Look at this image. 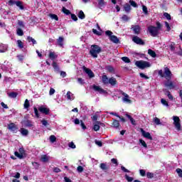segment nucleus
<instances>
[{
  "label": "nucleus",
  "mask_w": 182,
  "mask_h": 182,
  "mask_svg": "<svg viewBox=\"0 0 182 182\" xmlns=\"http://www.w3.org/2000/svg\"><path fill=\"white\" fill-rule=\"evenodd\" d=\"M102 82L104 85H111V86H116L117 85V80L115 77H107V75H103L102 76Z\"/></svg>",
  "instance_id": "1"
},
{
  "label": "nucleus",
  "mask_w": 182,
  "mask_h": 182,
  "mask_svg": "<svg viewBox=\"0 0 182 182\" xmlns=\"http://www.w3.org/2000/svg\"><path fill=\"white\" fill-rule=\"evenodd\" d=\"M101 52H102V48H100V46L97 45L91 46L90 50V55H91L92 58H97V55Z\"/></svg>",
  "instance_id": "2"
},
{
  "label": "nucleus",
  "mask_w": 182,
  "mask_h": 182,
  "mask_svg": "<svg viewBox=\"0 0 182 182\" xmlns=\"http://www.w3.org/2000/svg\"><path fill=\"white\" fill-rule=\"evenodd\" d=\"M158 75H159L161 77H166L168 79H171V76L173 75V74H171L170 68L168 67L164 68V74L163 73V70H159L158 71Z\"/></svg>",
  "instance_id": "3"
},
{
  "label": "nucleus",
  "mask_w": 182,
  "mask_h": 182,
  "mask_svg": "<svg viewBox=\"0 0 182 182\" xmlns=\"http://www.w3.org/2000/svg\"><path fill=\"white\" fill-rule=\"evenodd\" d=\"M135 65L139 69H146V68H150V66H151L150 63L143 60L136 61Z\"/></svg>",
  "instance_id": "4"
},
{
  "label": "nucleus",
  "mask_w": 182,
  "mask_h": 182,
  "mask_svg": "<svg viewBox=\"0 0 182 182\" xmlns=\"http://www.w3.org/2000/svg\"><path fill=\"white\" fill-rule=\"evenodd\" d=\"M105 35L107 36H109V41H111V42H113V43H119V38H117V36H113V32H112L111 31H107L105 32Z\"/></svg>",
  "instance_id": "5"
},
{
  "label": "nucleus",
  "mask_w": 182,
  "mask_h": 182,
  "mask_svg": "<svg viewBox=\"0 0 182 182\" xmlns=\"http://www.w3.org/2000/svg\"><path fill=\"white\" fill-rule=\"evenodd\" d=\"M172 119L173 121V125L175 126V129L178 132H181V123L180 122V117L177 116H173Z\"/></svg>",
  "instance_id": "6"
},
{
  "label": "nucleus",
  "mask_w": 182,
  "mask_h": 182,
  "mask_svg": "<svg viewBox=\"0 0 182 182\" xmlns=\"http://www.w3.org/2000/svg\"><path fill=\"white\" fill-rule=\"evenodd\" d=\"M148 32L150 33L151 36L156 37L159 35V30L156 28L154 26H149L148 27Z\"/></svg>",
  "instance_id": "7"
},
{
  "label": "nucleus",
  "mask_w": 182,
  "mask_h": 182,
  "mask_svg": "<svg viewBox=\"0 0 182 182\" xmlns=\"http://www.w3.org/2000/svg\"><path fill=\"white\" fill-rule=\"evenodd\" d=\"M120 95L124 96L122 98V100L124 103H127V105L132 104V100H130V96H129V95H127L126 92L123 91H120Z\"/></svg>",
  "instance_id": "8"
},
{
  "label": "nucleus",
  "mask_w": 182,
  "mask_h": 182,
  "mask_svg": "<svg viewBox=\"0 0 182 182\" xmlns=\"http://www.w3.org/2000/svg\"><path fill=\"white\" fill-rule=\"evenodd\" d=\"M92 89H93V90H95V92H97L98 93H100L101 95H106V93H107V92L106 90H103V88H102L99 85H94L92 86Z\"/></svg>",
  "instance_id": "9"
},
{
  "label": "nucleus",
  "mask_w": 182,
  "mask_h": 182,
  "mask_svg": "<svg viewBox=\"0 0 182 182\" xmlns=\"http://www.w3.org/2000/svg\"><path fill=\"white\" fill-rule=\"evenodd\" d=\"M82 70L87 74V76L90 77V79L95 77V73H93V71H92V70L86 68L85 66H83Z\"/></svg>",
  "instance_id": "10"
},
{
  "label": "nucleus",
  "mask_w": 182,
  "mask_h": 182,
  "mask_svg": "<svg viewBox=\"0 0 182 182\" xmlns=\"http://www.w3.org/2000/svg\"><path fill=\"white\" fill-rule=\"evenodd\" d=\"M141 133L143 137L145 139H148V140H153V136H151V134H150V132H147L144 131V129H141Z\"/></svg>",
  "instance_id": "11"
},
{
  "label": "nucleus",
  "mask_w": 182,
  "mask_h": 182,
  "mask_svg": "<svg viewBox=\"0 0 182 182\" xmlns=\"http://www.w3.org/2000/svg\"><path fill=\"white\" fill-rule=\"evenodd\" d=\"M133 42L136 43V45H144V41L141 40V38H139L138 36H135L132 38Z\"/></svg>",
  "instance_id": "12"
},
{
  "label": "nucleus",
  "mask_w": 182,
  "mask_h": 182,
  "mask_svg": "<svg viewBox=\"0 0 182 182\" xmlns=\"http://www.w3.org/2000/svg\"><path fill=\"white\" fill-rule=\"evenodd\" d=\"M39 112L41 113H43V114H49L50 109L49 108L45 107V106H41L38 108Z\"/></svg>",
  "instance_id": "13"
},
{
  "label": "nucleus",
  "mask_w": 182,
  "mask_h": 182,
  "mask_svg": "<svg viewBox=\"0 0 182 182\" xmlns=\"http://www.w3.org/2000/svg\"><path fill=\"white\" fill-rule=\"evenodd\" d=\"M97 8L100 9H103V8H105L107 4L106 1H105V0H97Z\"/></svg>",
  "instance_id": "14"
},
{
  "label": "nucleus",
  "mask_w": 182,
  "mask_h": 182,
  "mask_svg": "<svg viewBox=\"0 0 182 182\" xmlns=\"http://www.w3.org/2000/svg\"><path fill=\"white\" fill-rule=\"evenodd\" d=\"M100 124H102V123L100 122H95L93 123V130L95 132H99V130H100Z\"/></svg>",
  "instance_id": "15"
},
{
  "label": "nucleus",
  "mask_w": 182,
  "mask_h": 182,
  "mask_svg": "<svg viewBox=\"0 0 182 182\" xmlns=\"http://www.w3.org/2000/svg\"><path fill=\"white\" fill-rule=\"evenodd\" d=\"M8 51V45L6 44H0V53H5Z\"/></svg>",
  "instance_id": "16"
},
{
  "label": "nucleus",
  "mask_w": 182,
  "mask_h": 182,
  "mask_svg": "<svg viewBox=\"0 0 182 182\" xmlns=\"http://www.w3.org/2000/svg\"><path fill=\"white\" fill-rule=\"evenodd\" d=\"M132 29L133 30L134 33L136 35H139V33H140V26H132Z\"/></svg>",
  "instance_id": "17"
},
{
  "label": "nucleus",
  "mask_w": 182,
  "mask_h": 182,
  "mask_svg": "<svg viewBox=\"0 0 182 182\" xmlns=\"http://www.w3.org/2000/svg\"><path fill=\"white\" fill-rule=\"evenodd\" d=\"M65 41V38L63 37H59L58 39H57V44L60 48H63V41Z\"/></svg>",
  "instance_id": "18"
},
{
  "label": "nucleus",
  "mask_w": 182,
  "mask_h": 182,
  "mask_svg": "<svg viewBox=\"0 0 182 182\" xmlns=\"http://www.w3.org/2000/svg\"><path fill=\"white\" fill-rule=\"evenodd\" d=\"M165 86L166 87H168V89H174V87H176V85H174V84L171 81H167L165 83Z\"/></svg>",
  "instance_id": "19"
},
{
  "label": "nucleus",
  "mask_w": 182,
  "mask_h": 182,
  "mask_svg": "<svg viewBox=\"0 0 182 182\" xmlns=\"http://www.w3.org/2000/svg\"><path fill=\"white\" fill-rule=\"evenodd\" d=\"M9 130L11 132H16V126L14 123H11L8 125Z\"/></svg>",
  "instance_id": "20"
},
{
  "label": "nucleus",
  "mask_w": 182,
  "mask_h": 182,
  "mask_svg": "<svg viewBox=\"0 0 182 182\" xmlns=\"http://www.w3.org/2000/svg\"><path fill=\"white\" fill-rule=\"evenodd\" d=\"M48 56L50 59H51V60H54V59H56V58H58V55H56V53H55V52L53 51H50Z\"/></svg>",
  "instance_id": "21"
},
{
  "label": "nucleus",
  "mask_w": 182,
  "mask_h": 182,
  "mask_svg": "<svg viewBox=\"0 0 182 182\" xmlns=\"http://www.w3.org/2000/svg\"><path fill=\"white\" fill-rule=\"evenodd\" d=\"M16 34L18 36H23V31L19 26L16 27Z\"/></svg>",
  "instance_id": "22"
},
{
  "label": "nucleus",
  "mask_w": 182,
  "mask_h": 182,
  "mask_svg": "<svg viewBox=\"0 0 182 182\" xmlns=\"http://www.w3.org/2000/svg\"><path fill=\"white\" fill-rule=\"evenodd\" d=\"M105 69L107 72H109V73H114V68L112 65H107Z\"/></svg>",
  "instance_id": "23"
},
{
  "label": "nucleus",
  "mask_w": 182,
  "mask_h": 182,
  "mask_svg": "<svg viewBox=\"0 0 182 182\" xmlns=\"http://www.w3.org/2000/svg\"><path fill=\"white\" fill-rule=\"evenodd\" d=\"M67 99L68 100H75V96H73V94L70 92V91H68L67 92Z\"/></svg>",
  "instance_id": "24"
},
{
  "label": "nucleus",
  "mask_w": 182,
  "mask_h": 182,
  "mask_svg": "<svg viewBox=\"0 0 182 182\" xmlns=\"http://www.w3.org/2000/svg\"><path fill=\"white\" fill-rule=\"evenodd\" d=\"M164 92L165 95L168 96V98L169 99V100H173V95H171V94L170 93V91L167 90H164Z\"/></svg>",
  "instance_id": "25"
},
{
  "label": "nucleus",
  "mask_w": 182,
  "mask_h": 182,
  "mask_svg": "<svg viewBox=\"0 0 182 182\" xmlns=\"http://www.w3.org/2000/svg\"><path fill=\"white\" fill-rule=\"evenodd\" d=\"M100 168H101V170H103L104 171H106V170L109 169V166H107V165L105 163L100 164Z\"/></svg>",
  "instance_id": "26"
},
{
  "label": "nucleus",
  "mask_w": 182,
  "mask_h": 182,
  "mask_svg": "<svg viewBox=\"0 0 182 182\" xmlns=\"http://www.w3.org/2000/svg\"><path fill=\"white\" fill-rule=\"evenodd\" d=\"M21 134H22V136H28V134H29V131H28V129H26L25 128H21Z\"/></svg>",
  "instance_id": "27"
},
{
  "label": "nucleus",
  "mask_w": 182,
  "mask_h": 182,
  "mask_svg": "<svg viewBox=\"0 0 182 182\" xmlns=\"http://www.w3.org/2000/svg\"><path fill=\"white\" fill-rule=\"evenodd\" d=\"M148 54L151 56V58H156L157 55L156 54V52L151 49L148 50Z\"/></svg>",
  "instance_id": "28"
},
{
  "label": "nucleus",
  "mask_w": 182,
  "mask_h": 182,
  "mask_svg": "<svg viewBox=\"0 0 182 182\" xmlns=\"http://www.w3.org/2000/svg\"><path fill=\"white\" fill-rule=\"evenodd\" d=\"M25 126L26 127H33V122H32L31 120H27L25 122Z\"/></svg>",
  "instance_id": "29"
},
{
  "label": "nucleus",
  "mask_w": 182,
  "mask_h": 182,
  "mask_svg": "<svg viewBox=\"0 0 182 182\" xmlns=\"http://www.w3.org/2000/svg\"><path fill=\"white\" fill-rule=\"evenodd\" d=\"M161 103L163 106H165V107H168V102L164 98L161 99Z\"/></svg>",
  "instance_id": "30"
},
{
  "label": "nucleus",
  "mask_w": 182,
  "mask_h": 182,
  "mask_svg": "<svg viewBox=\"0 0 182 182\" xmlns=\"http://www.w3.org/2000/svg\"><path fill=\"white\" fill-rule=\"evenodd\" d=\"M9 97H11V99H15L18 96V93L12 92L8 94Z\"/></svg>",
  "instance_id": "31"
},
{
  "label": "nucleus",
  "mask_w": 182,
  "mask_h": 182,
  "mask_svg": "<svg viewBox=\"0 0 182 182\" xmlns=\"http://www.w3.org/2000/svg\"><path fill=\"white\" fill-rule=\"evenodd\" d=\"M124 9L126 12H130V10L132 9V7L130 6V4H127L124 6Z\"/></svg>",
  "instance_id": "32"
},
{
  "label": "nucleus",
  "mask_w": 182,
  "mask_h": 182,
  "mask_svg": "<svg viewBox=\"0 0 182 182\" xmlns=\"http://www.w3.org/2000/svg\"><path fill=\"white\" fill-rule=\"evenodd\" d=\"M113 127H115V129H118V127L120 126V123H119V121L114 119L112 123Z\"/></svg>",
  "instance_id": "33"
},
{
  "label": "nucleus",
  "mask_w": 182,
  "mask_h": 182,
  "mask_svg": "<svg viewBox=\"0 0 182 182\" xmlns=\"http://www.w3.org/2000/svg\"><path fill=\"white\" fill-rule=\"evenodd\" d=\"M48 161H49V156L46 155H43L41 156V161H43V163H46Z\"/></svg>",
  "instance_id": "34"
},
{
  "label": "nucleus",
  "mask_w": 182,
  "mask_h": 182,
  "mask_svg": "<svg viewBox=\"0 0 182 182\" xmlns=\"http://www.w3.org/2000/svg\"><path fill=\"white\" fill-rule=\"evenodd\" d=\"M53 68L55 72H59V66L58 65V63H56V62L53 63Z\"/></svg>",
  "instance_id": "35"
},
{
  "label": "nucleus",
  "mask_w": 182,
  "mask_h": 182,
  "mask_svg": "<svg viewBox=\"0 0 182 182\" xmlns=\"http://www.w3.org/2000/svg\"><path fill=\"white\" fill-rule=\"evenodd\" d=\"M17 46L20 49H23V43L22 42V41H21V40L17 41Z\"/></svg>",
  "instance_id": "36"
},
{
  "label": "nucleus",
  "mask_w": 182,
  "mask_h": 182,
  "mask_svg": "<svg viewBox=\"0 0 182 182\" xmlns=\"http://www.w3.org/2000/svg\"><path fill=\"white\" fill-rule=\"evenodd\" d=\"M126 116L130 120L132 124H133V125L136 124V121L134 120V119H133V117H132V116H130L127 114H126Z\"/></svg>",
  "instance_id": "37"
},
{
  "label": "nucleus",
  "mask_w": 182,
  "mask_h": 182,
  "mask_svg": "<svg viewBox=\"0 0 182 182\" xmlns=\"http://www.w3.org/2000/svg\"><path fill=\"white\" fill-rule=\"evenodd\" d=\"M49 16L50 18H51V19H54L55 21H59V17H58L56 14H50Z\"/></svg>",
  "instance_id": "38"
},
{
  "label": "nucleus",
  "mask_w": 182,
  "mask_h": 182,
  "mask_svg": "<svg viewBox=\"0 0 182 182\" xmlns=\"http://www.w3.org/2000/svg\"><path fill=\"white\" fill-rule=\"evenodd\" d=\"M154 123H155V124H156L157 126L161 124V122H160V119L157 117L154 118Z\"/></svg>",
  "instance_id": "39"
},
{
  "label": "nucleus",
  "mask_w": 182,
  "mask_h": 182,
  "mask_svg": "<svg viewBox=\"0 0 182 182\" xmlns=\"http://www.w3.org/2000/svg\"><path fill=\"white\" fill-rule=\"evenodd\" d=\"M78 18L80 19H85V13H83V11H80L78 14Z\"/></svg>",
  "instance_id": "40"
},
{
  "label": "nucleus",
  "mask_w": 182,
  "mask_h": 182,
  "mask_svg": "<svg viewBox=\"0 0 182 182\" xmlns=\"http://www.w3.org/2000/svg\"><path fill=\"white\" fill-rule=\"evenodd\" d=\"M139 143L141 144L142 146L144 147V149H147V144H146V141L143 139H139Z\"/></svg>",
  "instance_id": "41"
},
{
  "label": "nucleus",
  "mask_w": 182,
  "mask_h": 182,
  "mask_svg": "<svg viewBox=\"0 0 182 182\" xmlns=\"http://www.w3.org/2000/svg\"><path fill=\"white\" fill-rule=\"evenodd\" d=\"M49 139L50 143H55L56 141V136L55 135H50Z\"/></svg>",
  "instance_id": "42"
},
{
  "label": "nucleus",
  "mask_w": 182,
  "mask_h": 182,
  "mask_svg": "<svg viewBox=\"0 0 182 182\" xmlns=\"http://www.w3.org/2000/svg\"><path fill=\"white\" fill-rule=\"evenodd\" d=\"M62 11L65 15H70V11L68 10V9L63 7Z\"/></svg>",
  "instance_id": "43"
},
{
  "label": "nucleus",
  "mask_w": 182,
  "mask_h": 182,
  "mask_svg": "<svg viewBox=\"0 0 182 182\" xmlns=\"http://www.w3.org/2000/svg\"><path fill=\"white\" fill-rule=\"evenodd\" d=\"M14 156H16V157H18V159H23V155L19 154V152L18 151L14 152Z\"/></svg>",
  "instance_id": "44"
},
{
  "label": "nucleus",
  "mask_w": 182,
  "mask_h": 182,
  "mask_svg": "<svg viewBox=\"0 0 182 182\" xmlns=\"http://www.w3.org/2000/svg\"><path fill=\"white\" fill-rule=\"evenodd\" d=\"M164 18H166L168 21H171V16L168 14V13L164 14Z\"/></svg>",
  "instance_id": "45"
},
{
  "label": "nucleus",
  "mask_w": 182,
  "mask_h": 182,
  "mask_svg": "<svg viewBox=\"0 0 182 182\" xmlns=\"http://www.w3.org/2000/svg\"><path fill=\"white\" fill-rule=\"evenodd\" d=\"M164 23H165V26L167 29V31L170 32V31H171V27H170V24L167 21H165Z\"/></svg>",
  "instance_id": "46"
},
{
  "label": "nucleus",
  "mask_w": 182,
  "mask_h": 182,
  "mask_svg": "<svg viewBox=\"0 0 182 182\" xmlns=\"http://www.w3.org/2000/svg\"><path fill=\"white\" fill-rule=\"evenodd\" d=\"M125 178L128 182H132L134 180L133 177L129 176L127 174H125Z\"/></svg>",
  "instance_id": "47"
},
{
  "label": "nucleus",
  "mask_w": 182,
  "mask_h": 182,
  "mask_svg": "<svg viewBox=\"0 0 182 182\" xmlns=\"http://www.w3.org/2000/svg\"><path fill=\"white\" fill-rule=\"evenodd\" d=\"M27 41L28 42H32L33 45H36V41L32 37H28Z\"/></svg>",
  "instance_id": "48"
},
{
  "label": "nucleus",
  "mask_w": 182,
  "mask_h": 182,
  "mask_svg": "<svg viewBox=\"0 0 182 182\" xmlns=\"http://www.w3.org/2000/svg\"><path fill=\"white\" fill-rule=\"evenodd\" d=\"M122 60L125 63H130V59L128 57H122Z\"/></svg>",
  "instance_id": "49"
},
{
  "label": "nucleus",
  "mask_w": 182,
  "mask_h": 182,
  "mask_svg": "<svg viewBox=\"0 0 182 182\" xmlns=\"http://www.w3.org/2000/svg\"><path fill=\"white\" fill-rule=\"evenodd\" d=\"M129 4L131 6H133L134 8H137V4H136V1L130 0Z\"/></svg>",
  "instance_id": "50"
},
{
  "label": "nucleus",
  "mask_w": 182,
  "mask_h": 182,
  "mask_svg": "<svg viewBox=\"0 0 182 182\" xmlns=\"http://www.w3.org/2000/svg\"><path fill=\"white\" fill-rule=\"evenodd\" d=\"M147 178H153L154 177V174L151 172L146 173Z\"/></svg>",
  "instance_id": "51"
},
{
  "label": "nucleus",
  "mask_w": 182,
  "mask_h": 182,
  "mask_svg": "<svg viewBox=\"0 0 182 182\" xmlns=\"http://www.w3.org/2000/svg\"><path fill=\"white\" fill-rule=\"evenodd\" d=\"M18 25L20 26V28H25V23L22 21L18 20Z\"/></svg>",
  "instance_id": "52"
},
{
  "label": "nucleus",
  "mask_w": 182,
  "mask_h": 182,
  "mask_svg": "<svg viewBox=\"0 0 182 182\" xmlns=\"http://www.w3.org/2000/svg\"><path fill=\"white\" fill-rule=\"evenodd\" d=\"M16 6H18L20 9H23V6H22V3L21 1H16Z\"/></svg>",
  "instance_id": "53"
},
{
  "label": "nucleus",
  "mask_w": 182,
  "mask_h": 182,
  "mask_svg": "<svg viewBox=\"0 0 182 182\" xmlns=\"http://www.w3.org/2000/svg\"><path fill=\"white\" fill-rule=\"evenodd\" d=\"M68 146L70 149H76V145L75 144V143H73V141H71L68 144Z\"/></svg>",
  "instance_id": "54"
},
{
  "label": "nucleus",
  "mask_w": 182,
  "mask_h": 182,
  "mask_svg": "<svg viewBox=\"0 0 182 182\" xmlns=\"http://www.w3.org/2000/svg\"><path fill=\"white\" fill-rule=\"evenodd\" d=\"M77 173H83V166H79L77 168Z\"/></svg>",
  "instance_id": "55"
},
{
  "label": "nucleus",
  "mask_w": 182,
  "mask_h": 182,
  "mask_svg": "<svg viewBox=\"0 0 182 182\" xmlns=\"http://www.w3.org/2000/svg\"><path fill=\"white\" fill-rule=\"evenodd\" d=\"M142 10H143L144 14H145V15H147V14H149L147 7L146 6H142Z\"/></svg>",
  "instance_id": "56"
},
{
  "label": "nucleus",
  "mask_w": 182,
  "mask_h": 182,
  "mask_svg": "<svg viewBox=\"0 0 182 182\" xmlns=\"http://www.w3.org/2000/svg\"><path fill=\"white\" fill-rule=\"evenodd\" d=\"M139 174L141 177H144V176H146V171H144V169L139 170Z\"/></svg>",
  "instance_id": "57"
},
{
  "label": "nucleus",
  "mask_w": 182,
  "mask_h": 182,
  "mask_svg": "<svg viewBox=\"0 0 182 182\" xmlns=\"http://www.w3.org/2000/svg\"><path fill=\"white\" fill-rule=\"evenodd\" d=\"M29 107V100H26L24 102V109H28Z\"/></svg>",
  "instance_id": "58"
},
{
  "label": "nucleus",
  "mask_w": 182,
  "mask_h": 182,
  "mask_svg": "<svg viewBox=\"0 0 182 182\" xmlns=\"http://www.w3.org/2000/svg\"><path fill=\"white\" fill-rule=\"evenodd\" d=\"M122 21H125V22H127V21H129V19H130V18H129V16H127V15H123L122 17Z\"/></svg>",
  "instance_id": "59"
},
{
  "label": "nucleus",
  "mask_w": 182,
  "mask_h": 182,
  "mask_svg": "<svg viewBox=\"0 0 182 182\" xmlns=\"http://www.w3.org/2000/svg\"><path fill=\"white\" fill-rule=\"evenodd\" d=\"M139 75H140L142 78L145 79L146 80H147V79H149V76L146 75H145L144 73H141L139 74Z\"/></svg>",
  "instance_id": "60"
},
{
  "label": "nucleus",
  "mask_w": 182,
  "mask_h": 182,
  "mask_svg": "<svg viewBox=\"0 0 182 182\" xmlns=\"http://www.w3.org/2000/svg\"><path fill=\"white\" fill-rule=\"evenodd\" d=\"M121 170L124 171V173H130V171H129L127 168H126L124 166H121Z\"/></svg>",
  "instance_id": "61"
},
{
  "label": "nucleus",
  "mask_w": 182,
  "mask_h": 182,
  "mask_svg": "<svg viewBox=\"0 0 182 182\" xmlns=\"http://www.w3.org/2000/svg\"><path fill=\"white\" fill-rule=\"evenodd\" d=\"M34 113L36 114V117H37L38 119H39V111H38L37 108H34Z\"/></svg>",
  "instance_id": "62"
},
{
  "label": "nucleus",
  "mask_w": 182,
  "mask_h": 182,
  "mask_svg": "<svg viewBox=\"0 0 182 182\" xmlns=\"http://www.w3.org/2000/svg\"><path fill=\"white\" fill-rule=\"evenodd\" d=\"M55 89H53V88L51 87V88L50 89V91H49V95H50V96H52V95H55Z\"/></svg>",
  "instance_id": "63"
},
{
  "label": "nucleus",
  "mask_w": 182,
  "mask_h": 182,
  "mask_svg": "<svg viewBox=\"0 0 182 182\" xmlns=\"http://www.w3.org/2000/svg\"><path fill=\"white\" fill-rule=\"evenodd\" d=\"M176 173L178 174L179 177H182V170L181 169L177 168Z\"/></svg>",
  "instance_id": "64"
}]
</instances>
